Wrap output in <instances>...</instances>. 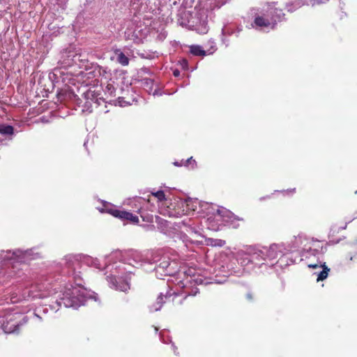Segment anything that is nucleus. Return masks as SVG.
Masks as SVG:
<instances>
[{
    "label": "nucleus",
    "instance_id": "1",
    "mask_svg": "<svg viewBox=\"0 0 357 357\" xmlns=\"http://www.w3.org/2000/svg\"><path fill=\"white\" fill-rule=\"evenodd\" d=\"M283 13L281 10L270 5L255 15L254 27L273 29L277 21L282 19Z\"/></svg>",
    "mask_w": 357,
    "mask_h": 357
},
{
    "label": "nucleus",
    "instance_id": "2",
    "mask_svg": "<svg viewBox=\"0 0 357 357\" xmlns=\"http://www.w3.org/2000/svg\"><path fill=\"white\" fill-rule=\"evenodd\" d=\"M87 301L86 298L77 287L66 289L57 301L59 305H63L66 307L77 308L84 305Z\"/></svg>",
    "mask_w": 357,
    "mask_h": 357
},
{
    "label": "nucleus",
    "instance_id": "3",
    "mask_svg": "<svg viewBox=\"0 0 357 357\" xmlns=\"http://www.w3.org/2000/svg\"><path fill=\"white\" fill-rule=\"evenodd\" d=\"M26 321V318L22 317L20 313L8 314L6 317V321L4 317H0V328L6 333H13L17 332L19 327Z\"/></svg>",
    "mask_w": 357,
    "mask_h": 357
},
{
    "label": "nucleus",
    "instance_id": "4",
    "mask_svg": "<svg viewBox=\"0 0 357 357\" xmlns=\"http://www.w3.org/2000/svg\"><path fill=\"white\" fill-rule=\"evenodd\" d=\"M39 254L34 252L32 249L22 251L17 250L13 252L7 251L2 258L8 261H14V262H25L28 260L36 259Z\"/></svg>",
    "mask_w": 357,
    "mask_h": 357
},
{
    "label": "nucleus",
    "instance_id": "5",
    "mask_svg": "<svg viewBox=\"0 0 357 357\" xmlns=\"http://www.w3.org/2000/svg\"><path fill=\"white\" fill-rule=\"evenodd\" d=\"M43 284L32 285L29 289H25L22 295V298L28 299L29 298H45L48 296L50 293L47 292Z\"/></svg>",
    "mask_w": 357,
    "mask_h": 357
},
{
    "label": "nucleus",
    "instance_id": "6",
    "mask_svg": "<svg viewBox=\"0 0 357 357\" xmlns=\"http://www.w3.org/2000/svg\"><path fill=\"white\" fill-rule=\"evenodd\" d=\"M284 248L282 244H272L269 247H264L266 259L270 261L275 259L284 254Z\"/></svg>",
    "mask_w": 357,
    "mask_h": 357
},
{
    "label": "nucleus",
    "instance_id": "7",
    "mask_svg": "<svg viewBox=\"0 0 357 357\" xmlns=\"http://www.w3.org/2000/svg\"><path fill=\"white\" fill-rule=\"evenodd\" d=\"M107 212L112 214L113 216L118 218L121 220H128L131 223L134 224H137L139 222L138 217L130 212L112 208L107 209Z\"/></svg>",
    "mask_w": 357,
    "mask_h": 357
},
{
    "label": "nucleus",
    "instance_id": "8",
    "mask_svg": "<svg viewBox=\"0 0 357 357\" xmlns=\"http://www.w3.org/2000/svg\"><path fill=\"white\" fill-rule=\"evenodd\" d=\"M107 280L111 284V287L121 291H127L130 289V285L127 282L121 281L120 280H117L116 278L112 276L108 277Z\"/></svg>",
    "mask_w": 357,
    "mask_h": 357
},
{
    "label": "nucleus",
    "instance_id": "9",
    "mask_svg": "<svg viewBox=\"0 0 357 357\" xmlns=\"http://www.w3.org/2000/svg\"><path fill=\"white\" fill-rule=\"evenodd\" d=\"M264 247L259 248H250L248 250V254L250 255L252 260L261 261L266 260V252H264Z\"/></svg>",
    "mask_w": 357,
    "mask_h": 357
},
{
    "label": "nucleus",
    "instance_id": "10",
    "mask_svg": "<svg viewBox=\"0 0 357 357\" xmlns=\"http://www.w3.org/2000/svg\"><path fill=\"white\" fill-rule=\"evenodd\" d=\"M216 213L218 216L222 218L223 220L226 222L231 220L232 218L236 219L231 211L225 208L218 209Z\"/></svg>",
    "mask_w": 357,
    "mask_h": 357
},
{
    "label": "nucleus",
    "instance_id": "11",
    "mask_svg": "<svg viewBox=\"0 0 357 357\" xmlns=\"http://www.w3.org/2000/svg\"><path fill=\"white\" fill-rule=\"evenodd\" d=\"M62 264L68 268H75V264H78V259L77 257L69 255L65 257Z\"/></svg>",
    "mask_w": 357,
    "mask_h": 357
},
{
    "label": "nucleus",
    "instance_id": "12",
    "mask_svg": "<svg viewBox=\"0 0 357 357\" xmlns=\"http://www.w3.org/2000/svg\"><path fill=\"white\" fill-rule=\"evenodd\" d=\"M115 55L116 56V61L122 66H128L129 63V59L120 50L115 51Z\"/></svg>",
    "mask_w": 357,
    "mask_h": 357
},
{
    "label": "nucleus",
    "instance_id": "13",
    "mask_svg": "<svg viewBox=\"0 0 357 357\" xmlns=\"http://www.w3.org/2000/svg\"><path fill=\"white\" fill-rule=\"evenodd\" d=\"M164 302L165 301L163 300V296L162 294H160V295L157 298V301H156L155 303H154L151 307V311L159 310L162 307V303H164Z\"/></svg>",
    "mask_w": 357,
    "mask_h": 357
},
{
    "label": "nucleus",
    "instance_id": "14",
    "mask_svg": "<svg viewBox=\"0 0 357 357\" xmlns=\"http://www.w3.org/2000/svg\"><path fill=\"white\" fill-rule=\"evenodd\" d=\"M197 200H193L192 199L188 198L185 199V204L186 206L185 212L187 213L188 211H195L196 209Z\"/></svg>",
    "mask_w": 357,
    "mask_h": 357
},
{
    "label": "nucleus",
    "instance_id": "15",
    "mask_svg": "<svg viewBox=\"0 0 357 357\" xmlns=\"http://www.w3.org/2000/svg\"><path fill=\"white\" fill-rule=\"evenodd\" d=\"M0 133L4 135H12L13 128L11 126L0 125Z\"/></svg>",
    "mask_w": 357,
    "mask_h": 357
},
{
    "label": "nucleus",
    "instance_id": "16",
    "mask_svg": "<svg viewBox=\"0 0 357 357\" xmlns=\"http://www.w3.org/2000/svg\"><path fill=\"white\" fill-rule=\"evenodd\" d=\"M328 271L329 268H328L326 266H324L322 270L319 273H317V282L325 280L328 276Z\"/></svg>",
    "mask_w": 357,
    "mask_h": 357
},
{
    "label": "nucleus",
    "instance_id": "17",
    "mask_svg": "<svg viewBox=\"0 0 357 357\" xmlns=\"http://www.w3.org/2000/svg\"><path fill=\"white\" fill-rule=\"evenodd\" d=\"M190 52L192 54L196 56H204L205 55L204 50H202L201 47L198 45H193L190 47Z\"/></svg>",
    "mask_w": 357,
    "mask_h": 357
},
{
    "label": "nucleus",
    "instance_id": "18",
    "mask_svg": "<svg viewBox=\"0 0 357 357\" xmlns=\"http://www.w3.org/2000/svg\"><path fill=\"white\" fill-rule=\"evenodd\" d=\"M152 195L155 197L158 201L162 202L165 200V195L163 191L159 190L156 192H152Z\"/></svg>",
    "mask_w": 357,
    "mask_h": 357
},
{
    "label": "nucleus",
    "instance_id": "19",
    "mask_svg": "<svg viewBox=\"0 0 357 357\" xmlns=\"http://www.w3.org/2000/svg\"><path fill=\"white\" fill-rule=\"evenodd\" d=\"M165 215H168L169 217L176 216V215H180L179 213H176L174 211H172L169 209H165L164 211L161 212Z\"/></svg>",
    "mask_w": 357,
    "mask_h": 357
},
{
    "label": "nucleus",
    "instance_id": "20",
    "mask_svg": "<svg viewBox=\"0 0 357 357\" xmlns=\"http://www.w3.org/2000/svg\"><path fill=\"white\" fill-rule=\"evenodd\" d=\"M170 263L169 261L164 260L163 261L160 262L158 265V268H162L163 270H167L168 267L169 266Z\"/></svg>",
    "mask_w": 357,
    "mask_h": 357
},
{
    "label": "nucleus",
    "instance_id": "21",
    "mask_svg": "<svg viewBox=\"0 0 357 357\" xmlns=\"http://www.w3.org/2000/svg\"><path fill=\"white\" fill-rule=\"evenodd\" d=\"M90 298H91V300L93 299L96 302H97L98 301V295L95 292H93V294H91Z\"/></svg>",
    "mask_w": 357,
    "mask_h": 357
},
{
    "label": "nucleus",
    "instance_id": "22",
    "mask_svg": "<svg viewBox=\"0 0 357 357\" xmlns=\"http://www.w3.org/2000/svg\"><path fill=\"white\" fill-rule=\"evenodd\" d=\"M308 267L309 268H322V266L321 265H318L317 264H310L308 265Z\"/></svg>",
    "mask_w": 357,
    "mask_h": 357
},
{
    "label": "nucleus",
    "instance_id": "23",
    "mask_svg": "<svg viewBox=\"0 0 357 357\" xmlns=\"http://www.w3.org/2000/svg\"><path fill=\"white\" fill-rule=\"evenodd\" d=\"M208 29L206 26V25L203 26L201 30H199V32L200 33H206L207 32Z\"/></svg>",
    "mask_w": 357,
    "mask_h": 357
},
{
    "label": "nucleus",
    "instance_id": "24",
    "mask_svg": "<svg viewBox=\"0 0 357 357\" xmlns=\"http://www.w3.org/2000/svg\"><path fill=\"white\" fill-rule=\"evenodd\" d=\"M224 244H225V241H223L222 240H218V243H215V245L222 246Z\"/></svg>",
    "mask_w": 357,
    "mask_h": 357
},
{
    "label": "nucleus",
    "instance_id": "25",
    "mask_svg": "<svg viewBox=\"0 0 357 357\" xmlns=\"http://www.w3.org/2000/svg\"><path fill=\"white\" fill-rule=\"evenodd\" d=\"M191 162H195V160H192V158H190L188 160L185 161V165H188V164L191 163Z\"/></svg>",
    "mask_w": 357,
    "mask_h": 357
},
{
    "label": "nucleus",
    "instance_id": "26",
    "mask_svg": "<svg viewBox=\"0 0 357 357\" xmlns=\"http://www.w3.org/2000/svg\"><path fill=\"white\" fill-rule=\"evenodd\" d=\"M121 254V252L120 251H116L112 255L117 257V256H119Z\"/></svg>",
    "mask_w": 357,
    "mask_h": 357
},
{
    "label": "nucleus",
    "instance_id": "27",
    "mask_svg": "<svg viewBox=\"0 0 357 357\" xmlns=\"http://www.w3.org/2000/svg\"><path fill=\"white\" fill-rule=\"evenodd\" d=\"M179 74H180V73H179V71H178V70H175V71L174 72V76H176V77L178 76V75H179Z\"/></svg>",
    "mask_w": 357,
    "mask_h": 357
},
{
    "label": "nucleus",
    "instance_id": "28",
    "mask_svg": "<svg viewBox=\"0 0 357 357\" xmlns=\"http://www.w3.org/2000/svg\"><path fill=\"white\" fill-rule=\"evenodd\" d=\"M82 114H83L84 115H85V116H87V114H87V109H86V110H85V109H82Z\"/></svg>",
    "mask_w": 357,
    "mask_h": 357
},
{
    "label": "nucleus",
    "instance_id": "29",
    "mask_svg": "<svg viewBox=\"0 0 357 357\" xmlns=\"http://www.w3.org/2000/svg\"><path fill=\"white\" fill-rule=\"evenodd\" d=\"M86 144H87V142H84V146L86 149Z\"/></svg>",
    "mask_w": 357,
    "mask_h": 357
}]
</instances>
